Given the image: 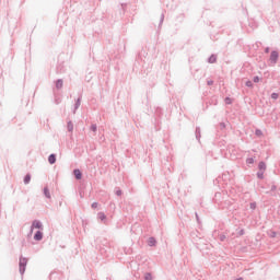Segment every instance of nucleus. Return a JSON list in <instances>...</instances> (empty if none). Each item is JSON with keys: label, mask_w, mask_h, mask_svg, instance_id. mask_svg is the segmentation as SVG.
Segmentation results:
<instances>
[{"label": "nucleus", "mask_w": 280, "mask_h": 280, "mask_svg": "<svg viewBox=\"0 0 280 280\" xmlns=\"http://www.w3.org/2000/svg\"><path fill=\"white\" fill-rule=\"evenodd\" d=\"M27 268V258L21 256L20 261H19V270L20 275L24 276L25 275V269Z\"/></svg>", "instance_id": "f257e3e1"}, {"label": "nucleus", "mask_w": 280, "mask_h": 280, "mask_svg": "<svg viewBox=\"0 0 280 280\" xmlns=\"http://www.w3.org/2000/svg\"><path fill=\"white\" fill-rule=\"evenodd\" d=\"M269 60H270L271 65H277V62H279V51L272 50L270 52Z\"/></svg>", "instance_id": "f03ea898"}, {"label": "nucleus", "mask_w": 280, "mask_h": 280, "mask_svg": "<svg viewBox=\"0 0 280 280\" xmlns=\"http://www.w3.org/2000/svg\"><path fill=\"white\" fill-rule=\"evenodd\" d=\"M31 226L32 229H38L39 231H43V222L38 220H34Z\"/></svg>", "instance_id": "7ed1b4c3"}, {"label": "nucleus", "mask_w": 280, "mask_h": 280, "mask_svg": "<svg viewBox=\"0 0 280 280\" xmlns=\"http://www.w3.org/2000/svg\"><path fill=\"white\" fill-rule=\"evenodd\" d=\"M73 176L77 180H82V171H80V168H74Z\"/></svg>", "instance_id": "20e7f679"}, {"label": "nucleus", "mask_w": 280, "mask_h": 280, "mask_svg": "<svg viewBox=\"0 0 280 280\" xmlns=\"http://www.w3.org/2000/svg\"><path fill=\"white\" fill-rule=\"evenodd\" d=\"M82 104V94L79 95V97L77 98L75 103H74V109H73V114L75 115V110H78V108H80V105Z\"/></svg>", "instance_id": "39448f33"}, {"label": "nucleus", "mask_w": 280, "mask_h": 280, "mask_svg": "<svg viewBox=\"0 0 280 280\" xmlns=\"http://www.w3.org/2000/svg\"><path fill=\"white\" fill-rule=\"evenodd\" d=\"M34 240L35 242H40L43 240V232L40 230H38L35 234H34Z\"/></svg>", "instance_id": "423d86ee"}, {"label": "nucleus", "mask_w": 280, "mask_h": 280, "mask_svg": "<svg viewBox=\"0 0 280 280\" xmlns=\"http://www.w3.org/2000/svg\"><path fill=\"white\" fill-rule=\"evenodd\" d=\"M65 84V81H62V79H58L56 82H55V86L58 91H60V89H62Z\"/></svg>", "instance_id": "0eeeda50"}, {"label": "nucleus", "mask_w": 280, "mask_h": 280, "mask_svg": "<svg viewBox=\"0 0 280 280\" xmlns=\"http://www.w3.org/2000/svg\"><path fill=\"white\" fill-rule=\"evenodd\" d=\"M208 62H209V65H214V62H218V56L211 55V56L208 58Z\"/></svg>", "instance_id": "6e6552de"}, {"label": "nucleus", "mask_w": 280, "mask_h": 280, "mask_svg": "<svg viewBox=\"0 0 280 280\" xmlns=\"http://www.w3.org/2000/svg\"><path fill=\"white\" fill-rule=\"evenodd\" d=\"M48 163H49L50 165H55V163H56V153H52V154H50V155L48 156Z\"/></svg>", "instance_id": "1a4fd4ad"}, {"label": "nucleus", "mask_w": 280, "mask_h": 280, "mask_svg": "<svg viewBox=\"0 0 280 280\" xmlns=\"http://www.w3.org/2000/svg\"><path fill=\"white\" fill-rule=\"evenodd\" d=\"M195 137H196L197 141L200 142V139L202 137L201 133H200V127H196V129H195Z\"/></svg>", "instance_id": "9d476101"}, {"label": "nucleus", "mask_w": 280, "mask_h": 280, "mask_svg": "<svg viewBox=\"0 0 280 280\" xmlns=\"http://www.w3.org/2000/svg\"><path fill=\"white\" fill-rule=\"evenodd\" d=\"M258 170H259V172H266V162L260 161L258 163Z\"/></svg>", "instance_id": "9b49d317"}, {"label": "nucleus", "mask_w": 280, "mask_h": 280, "mask_svg": "<svg viewBox=\"0 0 280 280\" xmlns=\"http://www.w3.org/2000/svg\"><path fill=\"white\" fill-rule=\"evenodd\" d=\"M148 246H156V238L154 236L149 237Z\"/></svg>", "instance_id": "f8f14e48"}, {"label": "nucleus", "mask_w": 280, "mask_h": 280, "mask_svg": "<svg viewBox=\"0 0 280 280\" xmlns=\"http://www.w3.org/2000/svg\"><path fill=\"white\" fill-rule=\"evenodd\" d=\"M32 180V175L28 173L24 176V185H30Z\"/></svg>", "instance_id": "ddd939ff"}, {"label": "nucleus", "mask_w": 280, "mask_h": 280, "mask_svg": "<svg viewBox=\"0 0 280 280\" xmlns=\"http://www.w3.org/2000/svg\"><path fill=\"white\" fill-rule=\"evenodd\" d=\"M67 130L68 132H73V121L69 120L67 122Z\"/></svg>", "instance_id": "4468645a"}, {"label": "nucleus", "mask_w": 280, "mask_h": 280, "mask_svg": "<svg viewBox=\"0 0 280 280\" xmlns=\"http://www.w3.org/2000/svg\"><path fill=\"white\" fill-rule=\"evenodd\" d=\"M44 196L46 198H51V192H49V188L47 186L44 187Z\"/></svg>", "instance_id": "2eb2a0df"}, {"label": "nucleus", "mask_w": 280, "mask_h": 280, "mask_svg": "<svg viewBox=\"0 0 280 280\" xmlns=\"http://www.w3.org/2000/svg\"><path fill=\"white\" fill-rule=\"evenodd\" d=\"M97 218L98 220H101L102 222H104V220H106V214L104 212H98L97 213Z\"/></svg>", "instance_id": "dca6fc26"}, {"label": "nucleus", "mask_w": 280, "mask_h": 280, "mask_svg": "<svg viewBox=\"0 0 280 280\" xmlns=\"http://www.w3.org/2000/svg\"><path fill=\"white\" fill-rule=\"evenodd\" d=\"M257 178H259V180H264V171L257 172Z\"/></svg>", "instance_id": "f3484780"}, {"label": "nucleus", "mask_w": 280, "mask_h": 280, "mask_svg": "<svg viewBox=\"0 0 280 280\" xmlns=\"http://www.w3.org/2000/svg\"><path fill=\"white\" fill-rule=\"evenodd\" d=\"M224 102H225V104L231 105V104H233V98L226 96V97L224 98Z\"/></svg>", "instance_id": "a211bd4d"}, {"label": "nucleus", "mask_w": 280, "mask_h": 280, "mask_svg": "<svg viewBox=\"0 0 280 280\" xmlns=\"http://www.w3.org/2000/svg\"><path fill=\"white\" fill-rule=\"evenodd\" d=\"M246 163H247V165H253V163H255V159H253V158H247V159H246Z\"/></svg>", "instance_id": "6ab92c4d"}, {"label": "nucleus", "mask_w": 280, "mask_h": 280, "mask_svg": "<svg viewBox=\"0 0 280 280\" xmlns=\"http://www.w3.org/2000/svg\"><path fill=\"white\" fill-rule=\"evenodd\" d=\"M249 209H252L253 211H255V209H257V202H250V203H249Z\"/></svg>", "instance_id": "aec40b11"}, {"label": "nucleus", "mask_w": 280, "mask_h": 280, "mask_svg": "<svg viewBox=\"0 0 280 280\" xmlns=\"http://www.w3.org/2000/svg\"><path fill=\"white\" fill-rule=\"evenodd\" d=\"M268 235H269V237L275 238V237H277V232L271 230V231L268 232Z\"/></svg>", "instance_id": "412c9836"}, {"label": "nucleus", "mask_w": 280, "mask_h": 280, "mask_svg": "<svg viewBox=\"0 0 280 280\" xmlns=\"http://www.w3.org/2000/svg\"><path fill=\"white\" fill-rule=\"evenodd\" d=\"M271 100H279V93L277 92L271 93Z\"/></svg>", "instance_id": "4be33fe9"}, {"label": "nucleus", "mask_w": 280, "mask_h": 280, "mask_svg": "<svg viewBox=\"0 0 280 280\" xmlns=\"http://www.w3.org/2000/svg\"><path fill=\"white\" fill-rule=\"evenodd\" d=\"M90 130H92V132H97V125H91Z\"/></svg>", "instance_id": "5701e85b"}, {"label": "nucleus", "mask_w": 280, "mask_h": 280, "mask_svg": "<svg viewBox=\"0 0 280 280\" xmlns=\"http://www.w3.org/2000/svg\"><path fill=\"white\" fill-rule=\"evenodd\" d=\"M256 137H262L264 132L260 129L255 130Z\"/></svg>", "instance_id": "b1692460"}, {"label": "nucleus", "mask_w": 280, "mask_h": 280, "mask_svg": "<svg viewBox=\"0 0 280 280\" xmlns=\"http://www.w3.org/2000/svg\"><path fill=\"white\" fill-rule=\"evenodd\" d=\"M245 85L248 86V89H253V81L250 80L246 81Z\"/></svg>", "instance_id": "393cba45"}, {"label": "nucleus", "mask_w": 280, "mask_h": 280, "mask_svg": "<svg viewBox=\"0 0 280 280\" xmlns=\"http://www.w3.org/2000/svg\"><path fill=\"white\" fill-rule=\"evenodd\" d=\"M115 194H116L117 196H121L124 192L119 189V187H116V188H115Z\"/></svg>", "instance_id": "a878e982"}, {"label": "nucleus", "mask_w": 280, "mask_h": 280, "mask_svg": "<svg viewBox=\"0 0 280 280\" xmlns=\"http://www.w3.org/2000/svg\"><path fill=\"white\" fill-rule=\"evenodd\" d=\"M144 279H145V280H152V273L147 272V273L144 275Z\"/></svg>", "instance_id": "bb28decb"}, {"label": "nucleus", "mask_w": 280, "mask_h": 280, "mask_svg": "<svg viewBox=\"0 0 280 280\" xmlns=\"http://www.w3.org/2000/svg\"><path fill=\"white\" fill-rule=\"evenodd\" d=\"M244 233H245L244 229L240 230V231L237 232L236 237H242V235H244Z\"/></svg>", "instance_id": "cd10ccee"}, {"label": "nucleus", "mask_w": 280, "mask_h": 280, "mask_svg": "<svg viewBox=\"0 0 280 280\" xmlns=\"http://www.w3.org/2000/svg\"><path fill=\"white\" fill-rule=\"evenodd\" d=\"M163 21H165V14L162 13L160 19V25H163Z\"/></svg>", "instance_id": "c85d7f7f"}, {"label": "nucleus", "mask_w": 280, "mask_h": 280, "mask_svg": "<svg viewBox=\"0 0 280 280\" xmlns=\"http://www.w3.org/2000/svg\"><path fill=\"white\" fill-rule=\"evenodd\" d=\"M219 240H220V242H224V240H226V235L221 234V235L219 236Z\"/></svg>", "instance_id": "c756f323"}, {"label": "nucleus", "mask_w": 280, "mask_h": 280, "mask_svg": "<svg viewBox=\"0 0 280 280\" xmlns=\"http://www.w3.org/2000/svg\"><path fill=\"white\" fill-rule=\"evenodd\" d=\"M219 126H220L221 130H224V128H226V124H224V122H220Z\"/></svg>", "instance_id": "7c9ffc66"}, {"label": "nucleus", "mask_w": 280, "mask_h": 280, "mask_svg": "<svg viewBox=\"0 0 280 280\" xmlns=\"http://www.w3.org/2000/svg\"><path fill=\"white\" fill-rule=\"evenodd\" d=\"M98 206H100V203L93 202V203H92V209H97Z\"/></svg>", "instance_id": "2f4dec72"}, {"label": "nucleus", "mask_w": 280, "mask_h": 280, "mask_svg": "<svg viewBox=\"0 0 280 280\" xmlns=\"http://www.w3.org/2000/svg\"><path fill=\"white\" fill-rule=\"evenodd\" d=\"M259 80H260L259 77L256 75V77H254L253 82L257 83V82H259Z\"/></svg>", "instance_id": "473e14b6"}, {"label": "nucleus", "mask_w": 280, "mask_h": 280, "mask_svg": "<svg viewBox=\"0 0 280 280\" xmlns=\"http://www.w3.org/2000/svg\"><path fill=\"white\" fill-rule=\"evenodd\" d=\"M270 191H277V185H272Z\"/></svg>", "instance_id": "72a5a7b5"}, {"label": "nucleus", "mask_w": 280, "mask_h": 280, "mask_svg": "<svg viewBox=\"0 0 280 280\" xmlns=\"http://www.w3.org/2000/svg\"><path fill=\"white\" fill-rule=\"evenodd\" d=\"M207 84H208V86H213V80H209V81L207 82Z\"/></svg>", "instance_id": "f704fd0d"}, {"label": "nucleus", "mask_w": 280, "mask_h": 280, "mask_svg": "<svg viewBox=\"0 0 280 280\" xmlns=\"http://www.w3.org/2000/svg\"><path fill=\"white\" fill-rule=\"evenodd\" d=\"M126 5H127L126 3H122V4H121V10H122V12H126Z\"/></svg>", "instance_id": "c9c22d12"}, {"label": "nucleus", "mask_w": 280, "mask_h": 280, "mask_svg": "<svg viewBox=\"0 0 280 280\" xmlns=\"http://www.w3.org/2000/svg\"><path fill=\"white\" fill-rule=\"evenodd\" d=\"M265 54H270V47L265 48Z\"/></svg>", "instance_id": "e433bc0d"}, {"label": "nucleus", "mask_w": 280, "mask_h": 280, "mask_svg": "<svg viewBox=\"0 0 280 280\" xmlns=\"http://www.w3.org/2000/svg\"><path fill=\"white\" fill-rule=\"evenodd\" d=\"M197 222H200V217L198 215V212L195 213Z\"/></svg>", "instance_id": "4c0bfd02"}, {"label": "nucleus", "mask_w": 280, "mask_h": 280, "mask_svg": "<svg viewBox=\"0 0 280 280\" xmlns=\"http://www.w3.org/2000/svg\"><path fill=\"white\" fill-rule=\"evenodd\" d=\"M32 233H34V229H32V225H31L30 235H32Z\"/></svg>", "instance_id": "58836bf2"}, {"label": "nucleus", "mask_w": 280, "mask_h": 280, "mask_svg": "<svg viewBox=\"0 0 280 280\" xmlns=\"http://www.w3.org/2000/svg\"><path fill=\"white\" fill-rule=\"evenodd\" d=\"M156 113H161V108H158V109H156Z\"/></svg>", "instance_id": "ea45409f"}]
</instances>
